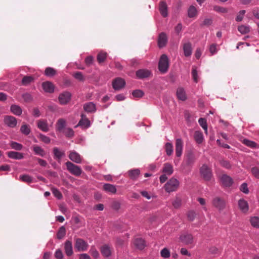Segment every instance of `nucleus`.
Listing matches in <instances>:
<instances>
[{"label":"nucleus","instance_id":"nucleus-1","mask_svg":"<svg viewBox=\"0 0 259 259\" xmlns=\"http://www.w3.org/2000/svg\"><path fill=\"white\" fill-rule=\"evenodd\" d=\"M180 183L179 181L172 178L169 179L164 185V189L166 192L170 193L177 190L179 187Z\"/></svg>","mask_w":259,"mask_h":259},{"label":"nucleus","instance_id":"nucleus-2","mask_svg":"<svg viewBox=\"0 0 259 259\" xmlns=\"http://www.w3.org/2000/svg\"><path fill=\"white\" fill-rule=\"evenodd\" d=\"M65 165L67 167L68 171L72 175L78 177L79 176L82 170L80 166L75 165L70 161H67L65 163Z\"/></svg>","mask_w":259,"mask_h":259},{"label":"nucleus","instance_id":"nucleus-3","mask_svg":"<svg viewBox=\"0 0 259 259\" xmlns=\"http://www.w3.org/2000/svg\"><path fill=\"white\" fill-rule=\"evenodd\" d=\"M200 174L201 177L206 181H209L212 177L211 169L207 165L203 164L200 168Z\"/></svg>","mask_w":259,"mask_h":259},{"label":"nucleus","instance_id":"nucleus-4","mask_svg":"<svg viewBox=\"0 0 259 259\" xmlns=\"http://www.w3.org/2000/svg\"><path fill=\"white\" fill-rule=\"evenodd\" d=\"M168 66V59L167 56L165 54L162 55L158 63V68L159 71L161 73H164L167 72Z\"/></svg>","mask_w":259,"mask_h":259},{"label":"nucleus","instance_id":"nucleus-5","mask_svg":"<svg viewBox=\"0 0 259 259\" xmlns=\"http://www.w3.org/2000/svg\"><path fill=\"white\" fill-rule=\"evenodd\" d=\"M74 247L77 251H85L89 247L87 242L81 238L74 239Z\"/></svg>","mask_w":259,"mask_h":259},{"label":"nucleus","instance_id":"nucleus-6","mask_svg":"<svg viewBox=\"0 0 259 259\" xmlns=\"http://www.w3.org/2000/svg\"><path fill=\"white\" fill-rule=\"evenodd\" d=\"M212 204L219 211H221L225 208L226 202L223 198L215 197L212 200Z\"/></svg>","mask_w":259,"mask_h":259},{"label":"nucleus","instance_id":"nucleus-7","mask_svg":"<svg viewBox=\"0 0 259 259\" xmlns=\"http://www.w3.org/2000/svg\"><path fill=\"white\" fill-rule=\"evenodd\" d=\"M220 181L221 186L223 187H230L233 183V179L226 174H223L220 176Z\"/></svg>","mask_w":259,"mask_h":259},{"label":"nucleus","instance_id":"nucleus-8","mask_svg":"<svg viewBox=\"0 0 259 259\" xmlns=\"http://www.w3.org/2000/svg\"><path fill=\"white\" fill-rule=\"evenodd\" d=\"M71 95L68 92H64L60 94L58 97L59 102L61 104H66L70 100Z\"/></svg>","mask_w":259,"mask_h":259},{"label":"nucleus","instance_id":"nucleus-9","mask_svg":"<svg viewBox=\"0 0 259 259\" xmlns=\"http://www.w3.org/2000/svg\"><path fill=\"white\" fill-rule=\"evenodd\" d=\"M125 82L121 78H115L112 82L113 88L115 90H119L124 87Z\"/></svg>","mask_w":259,"mask_h":259},{"label":"nucleus","instance_id":"nucleus-10","mask_svg":"<svg viewBox=\"0 0 259 259\" xmlns=\"http://www.w3.org/2000/svg\"><path fill=\"white\" fill-rule=\"evenodd\" d=\"M90 126V121L85 117L84 114H81V118L75 127L80 126L82 128H87Z\"/></svg>","mask_w":259,"mask_h":259},{"label":"nucleus","instance_id":"nucleus-11","mask_svg":"<svg viewBox=\"0 0 259 259\" xmlns=\"http://www.w3.org/2000/svg\"><path fill=\"white\" fill-rule=\"evenodd\" d=\"M68 157L71 161L76 163H80L82 161V157L80 154L74 151H70Z\"/></svg>","mask_w":259,"mask_h":259},{"label":"nucleus","instance_id":"nucleus-12","mask_svg":"<svg viewBox=\"0 0 259 259\" xmlns=\"http://www.w3.org/2000/svg\"><path fill=\"white\" fill-rule=\"evenodd\" d=\"M5 123L10 127H14L17 125L16 119L12 116H6L4 119Z\"/></svg>","mask_w":259,"mask_h":259},{"label":"nucleus","instance_id":"nucleus-13","mask_svg":"<svg viewBox=\"0 0 259 259\" xmlns=\"http://www.w3.org/2000/svg\"><path fill=\"white\" fill-rule=\"evenodd\" d=\"M64 251L66 254L68 256H71L73 253L72 243L71 241L66 240L64 243Z\"/></svg>","mask_w":259,"mask_h":259},{"label":"nucleus","instance_id":"nucleus-14","mask_svg":"<svg viewBox=\"0 0 259 259\" xmlns=\"http://www.w3.org/2000/svg\"><path fill=\"white\" fill-rule=\"evenodd\" d=\"M183 147V142L181 139H177L176 142V154L177 157L182 155Z\"/></svg>","mask_w":259,"mask_h":259},{"label":"nucleus","instance_id":"nucleus-15","mask_svg":"<svg viewBox=\"0 0 259 259\" xmlns=\"http://www.w3.org/2000/svg\"><path fill=\"white\" fill-rule=\"evenodd\" d=\"M167 42V37L166 34L164 32H161L159 34L158 38V45L159 48L164 47Z\"/></svg>","mask_w":259,"mask_h":259},{"label":"nucleus","instance_id":"nucleus-16","mask_svg":"<svg viewBox=\"0 0 259 259\" xmlns=\"http://www.w3.org/2000/svg\"><path fill=\"white\" fill-rule=\"evenodd\" d=\"M42 87L44 90L47 93H52L54 91V85L50 81H45L42 83Z\"/></svg>","mask_w":259,"mask_h":259},{"label":"nucleus","instance_id":"nucleus-17","mask_svg":"<svg viewBox=\"0 0 259 259\" xmlns=\"http://www.w3.org/2000/svg\"><path fill=\"white\" fill-rule=\"evenodd\" d=\"M66 126V121L64 119L60 118L58 120L56 124V130L59 132H62Z\"/></svg>","mask_w":259,"mask_h":259},{"label":"nucleus","instance_id":"nucleus-18","mask_svg":"<svg viewBox=\"0 0 259 259\" xmlns=\"http://www.w3.org/2000/svg\"><path fill=\"white\" fill-rule=\"evenodd\" d=\"M180 239L181 242L185 243L186 244H190L193 242V237L191 234H184L182 235L180 237Z\"/></svg>","mask_w":259,"mask_h":259},{"label":"nucleus","instance_id":"nucleus-19","mask_svg":"<svg viewBox=\"0 0 259 259\" xmlns=\"http://www.w3.org/2000/svg\"><path fill=\"white\" fill-rule=\"evenodd\" d=\"M134 244L135 247L140 250H142L145 247V242L141 238H135L134 240Z\"/></svg>","mask_w":259,"mask_h":259},{"label":"nucleus","instance_id":"nucleus-20","mask_svg":"<svg viewBox=\"0 0 259 259\" xmlns=\"http://www.w3.org/2000/svg\"><path fill=\"white\" fill-rule=\"evenodd\" d=\"M37 125L38 128L43 132L49 131V127L47 121L45 120H39L37 121Z\"/></svg>","mask_w":259,"mask_h":259},{"label":"nucleus","instance_id":"nucleus-21","mask_svg":"<svg viewBox=\"0 0 259 259\" xmlns=\"http://www.w3.org/2000/svg\"><path fill=\"white\" fill-rule=\"evenodd\" d=\"M159 10L163 17H166L167 16V7L165 2H161L159 3Z\"/></svg>","mask_w":259,"mask_h":259},{"label":"nucleus","instance_id":"nucleus-22","mask_svg":"<svg viewBox=\"0 0 259 259\" xmlns=\"http://www.w3.org/2000/svg\"><path fill=\"white\" fill-rule=\"evenodd\" d=\"M238 206L240 209L244 213L246 212L249 209L247 202L244 199H240L238 201Z\"/></svg>","mask_w":259,"mask_h":259},{"label":"nucleus","instance_id":"nucleus-23","mask_svg":"<svg viewBox=\"0 0 259 259\" xmlns=\"http://www.w3.org/2000/svg\"><path fill=\"white\" fill-rule=\"evenodd\" d=\"M174 171L173 166L172 165L169 163H165L164 164L162 172L167 175H171Z\"/></svg>","mask_w":259,"mask_h":259},{"label":"nucleus","instance_id":"nucleus-24","mask_svg":"<svg viewBox=\"0 0 259 259\" xmlns=\"http://www.w3.org/2000/svg\"><path fill=\"white\" fill-rule=\"evenodd\" d=\"M150 75V72L146 69H140L136 72V75L139 78L148 77Z\"/></svg>","mask_w":259,"mask_h":259},{"label":"nucleus","instance_id":"nucleus-25","mask_svg":"<svg viewBox=\"0 0 259 259\" xmlns=\"http://www.w3.org/2000/svg\"><path fill=\"white\" fill-rule=\"evenodd\" d=\"M177 96L179 100L184 101L187 99V96L183 88H179L177 90Z\"/></svg>","mask_w":259,"mask_h":259},{"label":"nucleus","instance_id":"nucleus-26","mask_svg":"<svg viewBox=\"0 0 259 259\" xmlns=\"http://www.w3.org/2000/svg\"><path fill=\"white\" fill-rule=\"evenodd\" d=\"M183 51L186 57H189L192 54V47L190 42L185 43L183 45Z\"/></svg>","mask_w":259,"mask_h":259},{"label":"nucleus","instance_id":"nucleus-27","mask_svg":"<svg viewBox=\"0 0 259 259\" xmlns=\"http://www.w3.org/2000/svg\"><path fill=\"white\" fill-rule=\"evenodd\" d=\"M7 155L9 158L14 159H21L23 158L22 153L15 151H9L7 152Z\"/></svg>","mask_w":259,"mask_h":259},{"label":"nucleus","instance_id":"nucleus-28","mask_svg":"<svg viewBox=\"0 0 259 259\" xmlns=\"http://www.w3.org/2000/svg\"><path fill=\"white\" fill-rule=\"evenodd\" d=\"M83 109L85 112H93L96 111V105L93 102H88L83 105Z\"/></svg>","mask_w":259,"mask_h":259},{"label":"nucleus","instance_id":"nucleus-29","mask_svg":"<svg viewBox=\"0 0 259 259\" xmlns=\"http://www.w3.org/2000/svg\"><path fill=\"white\" fill-rule=\"evenodd\" d=\"M32 149L36 155L44 157L46 154L45 151L38 145H35L33 146Z\"/></svg>","mask_w":259,"mask_h":259},{"label":"nucleus","instance_id":"nucleus-30","mask_svg":"<svg viewBox=\"0 0 259 259\" xmlns=\"http://www.w3.org/2000/svg\"><path fill=\"white\" fill-rule=\"evenodd\" d=\"M140 174L139 169H134L128 171V175L130 179L132 180H136Z\"/></svg>","mask_w":259,"mask_h":259},{"label":"nucleus","instance_id":"nucleus-31","mask_svg":"<svg viewBox=\"0 0 259 259\" xmlns=\"http://www.w3.org/2000/svg\"><path fill=\"white\" fill-rule=\"evenodd\" d=\"M101 252L105 257H109L111 253L110 247L107 245H104L101 248Z\"/></svg>","mask_w":259,"mask_h":259},{"label":"nucleus","instance_id":"nucleus-32","mask_svg":"<svg viewBox=\"0 0 259 259\" xmlns=\"http://www.w3.org/2000/svg\"><path fill=\"white\" fill-rule=\"evenodd\" d=\"M242 143L245 145L251 148H258L259 146L257 144L252 141L249 140L247 139H244L242 140Z\"/></svg>","mask_w":259,"mask_h":259},{"label":"nucleus","instance_id":"nucleus-33","mask_svg":"<svg viewBox=\"0 0 259 259\" xmlns=\"http://www.w3.org/2000/svg\"><path fill=\"white\" fill-rule=\"evenodd\" d=\"M194 138L195 141L198 144H201L204 140L203 134L200 131H195Z\"/></svg>","mask_w":259,"mask_h":259},{"label":"nucleus","instance_id":"nucleus-34","mask_svg":"<svg viewBox=\"0 0 259 259\" xmlns=\"http://www.w3.org/2000/svg\"><path fill=\"white\" fill-rule=\"evenodd\" d=\"M103 190L107 192L115 194L116 192V187L110 184H105L103 185Z\"/></svg>","mask_w":259,"mask_h":259},{"label":"nucleus","instance_id":"nucleus-35","mask_svg":"<svg viewBox=\"0 0 259 259\" xmlns=\"http://www.w3.org/2000/svg\"><path fill=\"white\" fill-rule=\"evenodd\" d=\"M197 15V11L195 7L191 6L188 10V16L189 18H193Z\"/></svg>","mask_w":259,"mask_h":259},{"label":"nucleus","instance_id":"nucleus-36","mask_svg":"<svg viewBox=\"0 0 259 259\" xmlns=\"http://www.w3.org/2000/svg\"><path fill=\"white\" fill-rule=\"evenodd\" d=\"M62 133H63L66 137L69 138H71L74 136V131L70 127H66L64 128Z\"/></svg>","mask_w":259,"mask_h":259},{"label":"nucleus","instance_id":"nucleus-37","mask_svg":"<svg viewBox=\"0 0 259 259\" xmlns=\"http://www.w3.org/2000/svg\"><path fill=\"white\" fill-rule=\"evenodd\" d=\"M250 223L252 227L259 228V218L257 217H251L249 220Z\"/></svg>","mask_w":259,"mask_h":259},{"label":"nucleus","instance_id":"nucleus-38","mask_svg":"<svg viewBox=\"0 0 259 259\" xmlns=\"http://www.w3.org/2000/svg\"><path fill=\"white\" fill-rule=\"evenodd\" d=\"M107 58V53L104 52L99 53L97 55V61L99 63L101 64L104 62Z\"/></svg>","mask_w":259,"mask_h":259},{"label":"nucleus","instance_id":"nucleus-39","mask_svg":"<svg viewBox=\"0 0 259 259\" xmlns=\"http://www.w3.org/2000/svg\"><path fill=\"white\" fill-rule=\"evenodd\" d=\"M238 30L242 34H246L250 31V28L249 26L241 25L238 27Z\"/></svg>","mask_w":259,"mask_h":259},{"label":"nucleus","instance_id":"nucleus-40","mask_svg":"<svg viewBox=\"0 0 259 259\" xmlns=\"http://www.w3.org/2000/svg\"><path fill=\"white\" fill-rule=\"evenodd\" d=\"M66 234V229L64 226L61 227L57 234V237L59 239L63 238Z\"/></svg>","mask_w":259,"mask_h":259},{"label":"nucleus","instance_id":"nucleus-41","mask_svg":"<svg viewBox=\"0 0 259 259\" xmlns=\"http://www.w3.org/2000/svg\"><path fill=\"white\" fill-rule=\"evenodd\" d=\"M198 122L200 126L203 128V130L205 131V133L207 134V125L206 122V120L204 118H200Z\"/></svg>","mask_w":259,"mask_h":259},{"label":"nucleus","instance_id":"nucleus-42","mask_svg":"<svg viewBox=\"0 0 259 259\" xmlns=\"http://www.w3.org/2000/svg\"><path fill=\"white\" fill-rule=\"evenodd\" d=\"M53 153L56 158L60 159L64 155L63 152L61 151L58 148L55 147L53 149Z\"/></svg>","mask_w":259,"mask_h":259},{"label":"nucleus","instance_id":"nucleus-43","mask_svg":"<svg viewBox=\"0 0 259 259\" xmlns=\"http://www.w3.org/2000/svg\"><path fill=\"white\" fill-rule=\"evenodd\" d=\"M56 71L53 68L47 67L45 70V75L47 76L52 77L55 75Z\"/></svg>","mask_w":259,"mask_h":259},{"label":"nucleus","instance_id":"nucleus-44","mask_svg":"<svg viewBox=\"0 0 259 259\" xmlns=\"http://www.w3.org/2000/svg\"><path fill=\"white\" fill-rule=\"evenodd\" d=\"M33 80V78L30 76H25L22 80V84L24 85H26L29 84Z\"/></svg>","mask_w":259,"mask_h":259},{"label":"nucleus","instance_id":"nucleus-45","mask_svg":"<svg viewBox=\"0 0 259 259\" xmlns=\"http://www.w3.org/2000/svg\"><path fill=\"white\" fill-rule=\"evenodd\" d=\"M21 132L25 135H28L30 132V129L28 125L23 124L20 128Z\"/></svg>","mask_w":259,"mask_h":259},{"label":"nucleus","instance_id":"nucleus-46","mask_svg":"<svg viewBox=\"0 0 259 259\" xmlns=\"http://www.w3.org/2000/svg\"><path fill=\"white\" fill-rule=\"evenodd\" d=\"M20 179L24 182L28 183L32 182V178L27 175H23L20 176Z\"/></svg>","mask_w":259,"mask_h":259},{"label":"nucleus","instance_id":"nucleus-47","mask_svg":"<svg viewBox=\"0 0 259 259\" xmlns=\"http://www.w3.org/2000/svg\"><path fill=\"white\" fill-rule=\"evenodd\" d=\"M165 151L167 155H171L173 152V146L170 143L165 144Z\"/></svg>","mask_w":259,"mask_h":259},{"label":"nucleus","instance_id":"nucleus-48","mask_svg":"<svg viewBox=\"0 0 259 259\" xmlns=\"http://www.w3.org/2000/svg\"><path fill=\"white\" fill-rule=\"evenodd\" d=\"M182 204V200L179 197H176V198L174 200V201L172 202V206L175 208H179Z\"/></svg>","mask_w":259,"mask_h":259},{"label":"nucleus","instance_id":"nucleus-49","mask_svg":"<svg viewBox=\"0 0 259 259\" xmlns=\"http://www.w3.org/2000/svg\"><path fill=\"white\" fill-rule=\"evenodd\" d=\"M213 10L220 13H227L228 12L227 8L219 6H214L213 7Z\"/></svg>","mask_w":259,"mask_h":259},{"label":"nucleus","instance_id":"nucleus-50","mask_svg":"<svg viewBox=\"0 0 259 259\" xmlns=\"http://www.w3.org/2000/svg\"><path fill=\"white\" fill-rule=\"evenodd\" d=\"M11 111L13 113H22V110L18 105H13L11 107Z\"/></svg>","mask_w":259,"mask_h":259},{"label":"nucleus","instance_id":"nucleus-51","mask_svg":"<svg viewBox=\"0 0 259 259\" xmlns=\"http://www.w3.org/2000/svg\"><path fill=\"white\" fill-rule=\"evenodd\" d=\"M196 213L194 210H189L187 213V218L190 221H193L196 218Z\"/></svg>","mask_w":259,"mask_h":259},{"label":"nucleus","instance_id":"nucleus-52","mask_svg":"<svg viewBox=\"0 0 259 259\" xmlns=\"http://www.w3.org/2000/svg\"><path fill=\"white\" fill-rule=\"evenodd\" d=\"M10 146L12 149L16 150H21L23 148L22 145L16 142H12L10 143Z\"/></svg>","mask_w":259,"mask_h":259},{"label":"nucleus","instance_id":"nucleus-53","mask_svg":"<svg viewBox=\"0 0 259 259\" xmlns=\"http://www.w3.org/2000/svg\"><path fill=\"white\" fill-rule=\"evenodd\" d=\"M160 255L162 257L168 258L170 255V251L167 248H164L160 251Z\"/></svg>","mask_w":259,"mask_h":259},{"label":"nucleus","instance_id":"nucleus-54","mask_svg":"<svg viewBox=\"0 0 259 259\" xmlns=\"http://www.w3.org/2000/svg\"><path fill=\"white\" fill-rule=\"evenodd\" d=\"M219 162H220V164L221 165V166H222L223 167H224L227 169H229V168H231V165L229 161H228L227 160H226L224 159H222L219 161Z\"/></svg>","mask_w":259,"mask_h":259},{"label":"nucleus","instance_id":"nucleus-55","mask_svg":"<svg viewBox=\"0 0 259 259\" xmlns=\"http://www.w3.org/2000/svg\"><path fill=\"white\" fill-rule=\"evenodd\" d=\"M39 138L42 142H43L44 143H45L46 144H49L51 142V139L49 137H48L44 135H42L41 134H39Z\"/></svg>","mask_w":259,"mask_h":259},{"label":"nucleus","instance_id":"nucleus-56","mask_svg":"<svg viewBox=\"0 0 259 259\" xmlns=\"http://www.w3.org/2000/svg\"><path fill=\"white\" fill-rule=\"evenodd\" d=\"M132 95L134 97L141 98L144 95V93L142 90H136L133 92Z\"/></svg>","mask_w":259,"mask_h":259},{"label":"nucleus","instance_id":"nucleus-57","mask_svg":"<svg viewBox=\"0 0 259 259\" xmlns=\"http://www.w3.org/2000/svg\"><path fill=\"white\" fill-rule=\"evenodd\" d=\"M192 75L194 81L195 82H197L198 81V77L197 74V71L195 67H193L192 68Z\"/></svg>","mask_w":259,"mask_h":259},{"label":"nucleus","instance_id":"nucleus-58","mask_svg":"<svg viewBox=\"0 0 259 259\" xmlns=\"http://www.w3.org/2000/svg\"><path fill=\"white\" fill-rule=\"evenodd\" d=\"M73 76L76 79L79 81H83L84 77L80 72H76L73 74Z\"/></svg>","mask_w":259,"mask_h":259},{"label":"nucleus","instance_id":"nucleus-59","mask_svg":"<svg viewBox=\"0 0 259 259\" xmlns=\"http://www.w3.org/2000/svg\"><path fill=\"white\" fill-rule=\"evenodd\" d=\"M90 252L91 254V255L94 257V258H97L98 257L99 255V253L98 251L97 250V249L93 246H92Z\"/></svg>","mask_w":259,"mask_h":259},{"label":"nucleus","instance_id":"nucleus-60","mask_svg":"<svg viewBox=\"0 0 259 259\" xmlns=\"http://www.w3.org/2000/svg\"><path fill=\"white\" fill-rule=\"evenodd\" d=\"M52 193L53 195L58 199H60L62 198V195L61 193L57 189H52Z\"/></svg>","mask_w":259,"mask_h":259},{"label":"nucleus","instance_id":"nucleus-61","mask_svg":"<svg viewBox=\"0 0 259 259\" xmlns=\"http://www.w3.org/2000/svg\"><path fill=\"white\" fill-rule=\"evenodd\" d=\"M245 13V10H241L239 11L238 13L236 18V21L239 22L242 20L243 16Z\"/></svg>","mask_w":259,"mask_h":259},{"label":"nucleus","instance_id":"nucleus-62","mask_svg":"<svg viewBox=\"0 0 259 259\" xmlns=\"http://www.w3.org/2000/svg\"><path fill=\"white\" fill-rule=\"evenodd\" d=\"M209 251L210 253L213 255L219 254L220 253V250L219 249L215 246L210 247L209 249Z\"/></svg>","mask_w":259,"mask_h":259},{"label":"nucleus","instance_id":"nucleus-63","mask_svg":"<svg viewBox=\"0 0 259 259\" xmlns=\"http://www.w3.org/2000/svg\"><path fill=\"white\" fill-rule=\"evenodd\" d=\"M55 256L57 259H62L64 257L62 251L61 249L56 250L55 253Z\"/></svg>","mask_w":259,"mask_h":259},{"label":"nucleus","instance_id":"nucleus-64","mask_svg":"<svg viewBox=\"0 0 259 259\" xmlns=\"http://www.w3.org/2000/svg\"><path fill=\"white\" fill-rule=\"evenodd\" d=\"M252 175L256 178H259V169L256 167L251 168Z\"/></svg>","mask_w":259,"mask_h":259}]
</instances>
